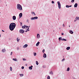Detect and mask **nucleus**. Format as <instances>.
Listing matches in <instances>:
<instances>
[{"instance_id":"obj_36","label":"nucleus","mask_w":79,"mask_h":79,"mask_svg":"<svg viewBox=\"0 0 79 79\" xmlns=\"http://www.w3.org/2000/svg\"><path fill=\"white\" fill-rule=\"evenodd\" d=\"M62 61H64V58L62 60Z\"/></svg>"},{"instance_id":"obj_39","label":"nucleus","mask_w":79,"mask_h":79,"mask_svg":"<svg viewBox=\"0 0 79 79\" xmlns=\"http://www.w3.org/2000/svg\"><path fill=\"white\" fill-rule=\"evenodd\" d=\"M12 54H13V52H11V53H10V55H12Z\"/></svg>"},{"instance_id":"obj_11","label":"nucleus","mask_w":79,"mask_h":79,"mask_svg":"<svg viewBox=\"0 0 79 79\" xmlns=\"http://www.w3.org/2000/svg\"><path fill=\"white\" fill-rule=\"evenodd\" d=\"M77 6V3H76L74 5V7L76 8Z\"/></svg>"},{"instance_id":"obj_17","label":"nucleus","mask_w":79,"mask_h":79,"mask_svg":"<svg viewBox=\"0 0 79 79\" xmlns=\"http://www.w3.org/2000/svg\"><path fill=\"white\" fill-rule=\"evenodd\" d=\"M2 52H6V50L5 49H3L2 50Z\"/></svg>"},{"instance_id":"obj_28","label":"nucleus","mask_w":79,"mask_h":79,"mask_svg":"<svg viewBox=\"0 0 79 79\" xmlns=\"http://www.w3.org/2000/svg\"><path fill=\"white\" fill-rule=\"evenodd\" d=\"M31 13L32 14H34V15H35V13H34V12H31Z\"/></svg>"},{"instance_id":"obj_14","label":"nucleus","mask_w":79,"mask_h":79,"mask_svg":"<svg viewBox=\"0 0 79 79\" xmlns=\"http://www.w3.org/2000/svg\"><path fill=\"white\" fill-rule=\"evenodd\" d=\"M69 32V33H70V34H73V33H74L73 31H72L70 30Z\"/></svg>"},{"instance_id":"obj_13","label":"nucleus","mask_w":79,"mask_h":79,"mask_svg":"<svg viewBox=\"0 0 79 79\" xmlns=\"http://www.w3.org/2000/svg\"><path fill=\"white\" fill-rule=\"evenodd\" d=\"M39 44H40V42H38L36 44V46H39Z\"/></svg>"},{"instance_id":"obj_30","label":"nucleus","mask_w":79,"mask_h":79,"mask_svg":"<svg viewBox=\"0 0 79 79\" xmlns=\"http://www.w3.org/2000/svg\"><path fill=\"white\" fill-rule=\"evenodd\" d=\"M37 55V54L35 52L34 54V56H36V55Z\"/></svg>"},{"instance_id":"obj_38","label":"nucleus","mask_w":79,"mask_h":79,"mask_svg":"<svg viewBox=\"0 0 79 79\" xmlns=\"http://www.w3.org/2000/svg\"><path fill=\"white\" fill-rule=\"evenodd\" d=\"M61 37L59 38V40H61Z\"/></svg>"},{"instance_id":"obj_16","label":"nucleus","mask_w":79,"mask_h":79,"mask_svg":"<svg viewBox=\"0 0 79 79\" xmlns=\"http://www.w3.org/2000/svg\"><path fill=\"white\" fill-rule=\"evenodd\" d=\"M13 60H14V61H18V60L16 59L13 58Z\"/></svg>"},{"instance_id":"obj_5","label":"nucleus","mask_w":79,"mask_h":79,"mask_svg":"<svg viewBox=\"0 0 79 79\" xmlns=\"http://www.w3.org/2000/svg\"><path fill=\"white\" fill-rule=\"evenodd\" d=\"M38 19V17H35L31 18V20L33 19Z\"/></svg>"},{"instance_id":"obj_47","label":"nucleus","mask_w":79,"mask_h":79,"mask_svg":"<svg viewBox=\"0 0 79 79\" xmlns=\"http://www.w3.org/2000/svg\"><path fill=\"white\" fill-rule=\"evenodd\" d=\"M26 32H27V30H26Z\"/></svg>"},{"instance_id":"obj_27","label":"nucleus","mask_w":79,"mask_h":79,"mask_svg":"<svg viewBox=\"0 0 79 79\" xmlns=\"http://www.w3.org/2000/svg\"><path fill=\"white\" fill-rule=\"evenodd\" d=\"M74 0H72L71 1V3H74Z\"/></svg>"},{"instance_id":"obj_15","label":"nucleus","mask_w":79,"mask_h":79,"mask_svg":"<svg viewBox=\"0 0 79 79\" xmlns=\"http://www.w3.org/2000/svg\"><path fill=\"white\" fill-rule=\"evenodd\" d=\"M32 67H33L32 66H31V67H29V69H32Z\"/></svg>"},{"instance_id":"obj_35","label":"nucleus","mask_w":79,"mask_h":79,"mask_svg":"<svg viewBox=\"0 0 79 79\" xmlns=\"http://www.w3.org/2000/svg\"><path fill=\"white\" fill-rule=\"evenodd\" d=\"M27 23H29V20L28 19H27Z\"/></svg>"},{"instance_id":"obj_41","label":"nucleus","mask_w":79,"mask_h":79,"mask_svg":"<svg viewBox=\"0 0 79 79\" xmlns=\"http://www.w3.org/2000/svg\"><path fill=\"white\" fill-rule=\"evenodd\" d=\"M52 3H53V4L54 3V1H52Z\"/></svg>"},{"instance_id":"obj_31","label":"nucleus","mask_w":79,"mask_h":79,"mask_svg":"<svg viewBox=\"0 0 79 79\" xmlns=\"http://www.w3.org/2000/svg\"><path fill=\"white\" fill-rule=\"evenodd\" d=\"M28 27L27 29L28 31H29V27Z\"/></svg>"},{"instance_id":"obj_8","label":"nucleus","mask_w":79,"mask_h":79,"mask_svg":"<svg viewBox=\"0 0 79 79\" xmlns=\"http://www.w3.org/2000/svg\"><path fill=\"white\" fill-rule=\"evenodd\" d=\"M16 16H13V20H15L16 19Z\"/></svg>"},{"instance_id":"obj_18","label":"nucleus","mask_w":79,"mask_h":79,"mask_svg":"<svg viewBox=\"0 0 79 79\" xmlns=\"http://www.w3.org/2000/svg\"><path fill=\"white\" fill-rule=\"evenodd\" d=\"M70 49V47H67L66 48V49H67V50H69Z\"/></svg>"},{"instance_id":"obj_42","label":"nucleus","mask_w":79,"mask_h":79,"mask_svg":"<svg viewBox=\"0 0 79 79\" xmlns=\"http://www.w3.org/2000/svg\"><path fill=\"white\" fill-rule=\"evenodd\" d=\"M71 6H72L70 5V6H69V7H71Z\"/></svg>"},{"instance_id":"obj_24","label":"nucleus","mask_w":79,"mask_h":79,"mask_svg":"<svg viewBox=\"0 0 79 79\" xmlns=\"http://www.w3.org/2000/svg\"><path fill=\"white\" fill-rule=\"evenodd\" d=\"M36 63L37 65H38L39 64V62H38V61H36Z\"/></svg>"},{"instance_id":"obj_48","label":"nucleus","mask_w":79,"mask_h":79,"mask_svg":"<svg viewBox=\"0 0 79 79\" xmlns=\"http://www.w3.org/2000/svg\"><path fill=\"white\" fill-rule=\"evenodd\" d=\"M69 27H70V25H69Z\"/></svg>"},{"instance_id":"obj_32","label":"nucleus","mask_w":79,"mask_h":79,"mask_svg":"<svg viewBox=\"0 0 79 79\" xmlns=\"http://www.w3.org/2000/svg\"><path fill=\"white\" fill-rule=\"evenodd\" d=\"M44 52H45V50L44 49L42 51L43 53H44Z\"/></svg>"},{"instance_id":"obj_10","label":"nucleus","mask_w":79,"mask_h":79,"mask_svg":"<svg viewBox=\"0 0 79 79\" xmlns=\"http://www.w3.org/2000/svg\"><path fill=\"white\" fill-rule=\"evenodd\" d=\"M27 46H28V45L27 44H26L23 46V48H26Z\"/></svg>"},{"instance_id":"obj_2","label":"nucleus","mask_w":79,"mask_h":79,"mask_svg":"<svg viewBox=\"0 0 79 79\" xmlns=\"http://www.w3.org/2000/svg\"><path fill=\"white\" fill-rule=\"evenodd\" d=\"M17 8L19 10H20L21 11L22 10V6H21V5L19 4H17Z\"/></svg>"},{"instance_id":"obj_7","label":"nucleus","mask_w":79,"mask_h":79,"mask_svg":"<svg viewBox=\"0 0 79 79\" xmlns=\"http://www.w3.org/2000/svg\"><path fill=\"white\" fill-rule=\"evenodd\" d=\"M26 28H27V27H27V26H22V29H26Z\"/></svg>"},{"instance_id":"obj_9","label":"nucleus","mask_w":79,"mask_h":79,"mask_svg":"<svg viewBox=\"0 0 79 79\" xmlns=\"http://www.w3.org/2000/svg\"><path fill=\"white\" fill-rule=\"evenodd\" d=\"M43 57L44 58H46L47 57V55L46 54L44 53L43 55Z\"/></svg>"},{"instance_id":"obj_44","label":"nucleus","mask_w":79,"mask_h":79,"mask_svg":"<svg viewBox=\"0 0 79 79\" xmlns=\"http://www.w3.org/2000/svg\"><path fill=\"white\" fill-rule=\"evenodd\" d=\"M63 26L64 27V24H63Z\"/></svg>"},{"instance_id":"obj_19","label":"nucleus","mask_w":79,"mask_h":79,"mask_svg":"<svg viewBox=\"0 0 79 79\" xmlns=\"http://www.w3.org/2000/svg\"><path fill=\"white\" fill-rule=\"evenodd\" d=\"M61 40H64V41H66V39H61Z\"/></svg>"},{"instance_id":"obj_20","label":"nucleus","mask_w":79,"mask_h":79,"mask_svg":"<svg viewBox=\"0 0 79 79\" xmlns=\"http://www.w3.org/2000/svg\"><path fill=\"white\" fill-rule=\"evenodd\" d=\"M19 38H17V41L18 42H19Z\"/></svg>"},{"instance_id":"obj_34","label":"nucleus","mask_w":79,"mask_h":79,"mask_svg":"<svg viewBox=\"0 0 79 79\" xmlns=\"http://www.w3.org/2000/svg\"><path fill=\"white\" fill-rule=\"evenodd\" d=\"M66 8H69V5H66Z\"/></svg>"},{"instance_id":"obj_43","label":"nucleus","mask_w":79,"mask_h":79,"mask_svg":"<svg viewBox=\"0 0 79 79\" xmlns=\"http://www.w3.org/2000/svg\"><path fill=\"white\" fill-rule=\"evenodd\" d=\"M76 21H77V20H76H76H74V22H76Z\"/></svg>"},{"instance_id":"obj_4","label":"nucleus","mask_w":79,"mask_h":79,"mask_svg":"<svg viewBox=\"0 0 79 79\" xmlns=\"http://www.w3.org/2000/svg\"><path fill=\"white\" fill-rule=\"evenodd\" d=\"M19 32L21 34H24V31L23 29L20 30Z\"/></svg>"},{"instance_id":"obj_21","label":"nucleus","mask_w":79,"mask_h":79,"mask_svg":"<svg viewBox=\"0 0 79 79\" xmlns=\"http://www.w3.org/2000/svg\"><path fill=\"white\" fill-rule=\"evenodd\" d=\"M49 73L51 74H52V75H53V73L52 72V71H51L50 73Z\"/></svg>"},{"instance_id":"obj_46","label":"nucleus","mask_w":79,"mask_h":79,"mask_svg":"<svg viewBox=\"0 0 79 79\" xmlns=\"http://www.w3.org/2000/svg\"><path fill=\"white\" fill-rule=\"evenodd\" d=\"M20 24H21V25H22V23H20Z\"/></svg>"},{"instance_id":"obj_37","label":"nucleus","mask_w":79,"mask_h":79,"mask_svg":"<svg viewBox=\"0 0 79 79\" xmlns=\"http://www.w3.org/2000/svg\"><path fill=\"white\" fill-rule=\"evenodd\" d=\"M24 66L22 67V69H24Z\"/></svg>"},{"instance_id":"obj_29","label":"nucleus","mask_w":79,"mask_h":79,"mask_svg":"<svg viewBox=\"0 0 79 79\" xmlns=\"http://www.w3.org/2000/svg\"><path fill=\"white\" fill-rule=\"evenodd\" d=\"M10 70L11 71H12V67H10Z\"/></svg>"},{"instance_id":"obj_22","label":"nucleus","mask_w":79,"mask_h":79,"mask_svg":"<svg viewBox=\"0 0 79 79\" xmlns=\"http://www.w3.org/2000/svg\"><path fill=\"white\" fill-rule=\"evenodd\" d=\"M23 76H24V74H20V77H22Z\"/></svg>"},{"instance_id":"obj_49","label":"nucleus","mask_w":79,"mask_h":79,"mask_svg":"<svg viewBox=\"0 0 79 79\" xmlns=\"http://www.w3.org/2000/svg\"><path fill=\"white\" fill-rule=\"evenodd\" d=\"M0 37H1V35H0Z\"/></svg>"},{"instance_id":"obj_25","label":"nucleus","mask_w":79,"mask_h":79,"mask_svg":"<svg viewBox=\"0 0 79 79\" xmlns=\"http://www.w3.org/2000/svg\"><path fill=\"white\" fill-rule=\"evenodd\" d=\"M47 79H50V76H48Z\"/></svg>"},{"instance_id":"obj_1","label":"nucleus","mask_w":79,"mask_h":79,"mask_svg":"<svg viewBox=\"0 0 79 79\" xmlns=\"http://www.w3.org/2000/svg\"><path fill=\"white\" fill-rule=\"evenodd\" d=\"M16 27V24L15 23H12L10 24L9 26V28L10 31H13L14 29Z\"/></svg>"},{"instance_id":"obj_12","label":"nucleus","mask_w":79,"mask_h":79,"mask_svg":"<svg viewBox=\"0 0 79 79\" xmlns=\"http://www.w3.org/2000/svg\"><path fill=\"white\" fill-rule=\"evenodd\" d=\"M37 37L38 39H39V38L40 37V35H39V34H37Z\"/></svg>"},{"instance_id":"obj_45","label":"nucleus","mask_w":79,"mask_h":79,"mask_svg":"<svg viewBox=\"0 0 79 79\" xmlns=\"http://www.w3.org/2000/svg\"><path fill=\"white\" fill-rule=\"evenodd\" d=\"M2 32H5V31L3 30H2Z\"/></svg>"},{"instance_id":"obj_40","label":"nucleus","mask_w":79,"mask_h":79,"mask_svg":"<svg viewBox=\"0 0 79 79\" xmlns=\"http://www.w3.org/2000/svg\"><path fill=\"white\" fill-rule=\"evenodd\" d=\"M61 35H64V33H61Z\"/></svg>"},{"instance_id":"obj_6","label":"nucleus","mask_w":79,"mask_h":79,"mask_svg":"<svg viewBox=\"0 0 79 79\" xmlns=\"http://www.w3.org/2000/svg\"><path fill=\"white\" fill-rule=\"evenodd\" d=\"M22 16H23V14L22 13H20L19 14V18H21L22 17Z\"/></svg>"},{"instance_id":"obj_3","label":"nucleus","mask_w":79,"mask_h":79,"mask_svg":"<svg viewBox=\"0 0 79 79\" xmlns=\"http://www.w3.org/2000/svg\"><path fill=\"white\" fill-rule=\"evenodd\" d=\"M57 3L58 4L59 8L60 9L61 8V4H60V2L59 1L57 2Z\"/></svg>"},{"instance_id":"obj_26","label":"nucleus","mask_w":79,"mask_h":79,"mask_svg":"<svg viewBox=\"0 0 79 79\" xmlns=\"http://www.w3.org/2000/svg\"><path fill=\"white\" fill-rule=\"evenodd\" d=\"M69 68L68 67V68H67V71H69Z\"/></svg>"},{"instance_id":"obj_50","label":"nucleus","mask_w":79,"mask_h":79,"mask_svg":"<svg viewBox=\"0 0 79 79\" xmlns=\"http://www.w3.org/2000/svg\"><path fill=\"white\" fill-rule=\"evenodd\" d=\"M6 6H7V5H6Z\"/></svg>"},{"instance_id":"obj_23","label":"nucleus","mask_w":79,"mask_h":79,"mask_svg":"<svg viewBox=\"0 0 79 79\" xmlns=\"http://www.w3.org/2000/svg\"><path fill=\"white\" fill-rule=\"evenodd\" d=\"M76 20H79V17H76Z\"/></svg>"},{"instance_id":"obj_33","label":"nucleus","mask_w":79,"mask_h":79,"mask_svg":"<svg viewBox=\"0 0 79 79\" xmlns=\"http://www.w3.org/2000/svg\"><path fill=\"white\" fill-rule=\"evenodd\" d=\"M23 61H26V59L24 58H23Z\"/></svg>"}]
</instances>
